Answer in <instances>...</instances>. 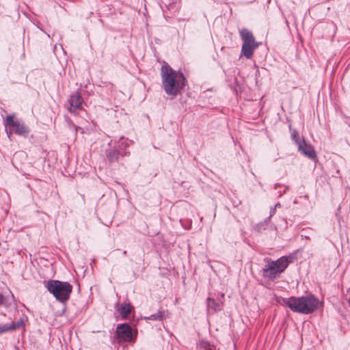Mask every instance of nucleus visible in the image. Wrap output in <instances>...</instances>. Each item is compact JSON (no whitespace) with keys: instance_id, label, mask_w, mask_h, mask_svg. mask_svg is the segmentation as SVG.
<instances>
[{"instance_id":"22","label":"nucleus","mask_w":350,"mask_h":350,"mask_svg":"<svg viewBox=\"0 0 350 350\" xmlns=\"http://www.w3.org/2000/svg\"><path fill=\"white\" fill-rule=\"evenodd\" d=\"M126 251H124L123 254L126 255Z\"/></svg>"},{"instance_id":"11","label":"nucleus","mask_w":350,"mask_h":350,"mask_svg":"<svg viewBox=\"0 0 350 350\" xmlns=\"http://www.w3.org/2000/svg\"><path fill=\"white\" fill-rule=\"evenodd\" d=\"M133 307L128 303H123L121 304L120 307L118 308V312H120L121 317L122 319H126L129 314L131 313Z\"/></svg>"},{"instance_id":"18","label":"nucleus","mask_w":350,"mask_h":350,"mask_svg":"<svg viewBox=\"0 0 350 350\" xmlns=\"http://www.w3.org/2000/svg\"><path fill=\"white\" fill-rule=\"evenodd\" d=\"M292 139L295 142V143L297 144V141H301V139L297 135V132L296 131H293L291 133Z\"/></svg>"},{"instance_id":"7","label":"nucleus","mask_w":350,"mask_h":350,"mask_svg":"<svg viewBox=\"0 0 350 350\" xmlns=\"http://www.w3.org/2000/svg\"><path fill=\"white\" fill-rule=\"evenodd\" d=\"M297 146L299 151H300L304 156L312 160H314L317 158L316 152L314 150L313 146L311 144L306 143L304 139H301V141H297Z\"/></svg>"},{"instance_id":"20","label":"nucleus","mask_w":350,"mask_h":350,"mask_svg":"<svg viewBox=\"0 0 350 350\" xmlns=\"http://www.w3.org/2000/svg\"><path fill=\"white\" fill-rule=\"evenodd\" d=\"M275 208H271L270 217H271L273 214H275Z\"/></svg>"},{"instance_id":"13","label":"nucleus","mask_w":350,"mask_h":350,"mask_svg":"<svg viewBox=\"0 0 350 350\" xmlns=\"http://www.w3.org/2000/svg\"><path fill=\"white\" fill-rule=\"evenodd\" d=\"M119 154L120 152L116 148H110L107 151V158L109 162H114L117 161Z\"/></svg>"},{"instance_id":"10","label":"nucleus","mask_w":350,"mask_h":350,"mask_svg":"<svg viewBox=\"0 0 350 350\" xmlns=\"http://www.w3.org/2000/svg\"><path fill=\"white\" fill-rule=\"evenodd\" d=\"M258 46L247 45L246 44H243L241 47V53L243 56H245L247 59H250L253 56L254 51Z\"/></svg>"},{"instance_id":"8","label":"nucleus","mask_w":350,"mask_h":350,"mask_svg":"<svg viewBox=\"0 0 350 350\" xmlns=\"http://www.w3.org/2000/svg\"><path fill=\"white\" fill-rule=\"evenodd\" d=\"M68 102L70 103L69 111L70 112H74L75 110L81 107L83 98L79 92H75L70 96Z\"/></svg>"},{"instance_id":"25","label":"nucleus","mask_w":350,"mask_h":350,"mask_svg":"<svg viewBox=\"0 0 350 350\" xmlns=\"http://www.w3.org/2000/svg\"><path fill=\"white\" fill-rule=\"evenodd\" d=\"M162 2H163V3H165V1H164V0H162Z\"/></svg>"},{"instance_id":"15","label":"nucleus","mask_w":350,"mask_h":350,"mask_svg":"<svg viewBox=\"0 0 350 350\" xmlns=\"http://www.w3.org/2000/svg\"><path fill=\"white\" fill-rule=\"evenodd\" d=\"M13 328H14V322H12L10 324L0 325V334L7 332L12 331Z\"/></svg>"},{"instance_id":"17","label":"nucleus","mask_w":350,"mask_h":350,"mask_svg":"<svg viewBox=\"0 0 350 350\" xmlns=\"http://www.w3.org/2000/svg\"><path fill=\"white\" fill-rule=\"evenodd\" d=\"M25 326V321L23 319H20L16 323L14 322V328L13 330H16L20 329L21 327H23Z\"/></svg>"},{"instance_id":"4","label":"nucleus","mask_w":350,"mask_h":350,"mask_svg":"<svg viewBox=\"0 0 350 350\" xmlns=\"http://www.w3.org/2000/svg\"><path fill=\"white\" fill-rule=\"evenodd\" d=\"M45 286L57 301L62 303L69 299L72 291V286L69 282L59 280H49Z\"/></svg>"},{"instance_id":"21","label":"nucleus","mask_w":350,"mask_h":350,"mask_svg":"<svg viewBox=\"0 0 350 350\" xmlns=\"http://www.w3.org/2000/svg\"><path fill=\"white\" fill-rule=\"evenodd\" d=\"M280 206V203H277V204L275 205V207H274V208H275L276 207Z\"/></svg>"},{"instance_id":"24","label":"nucleus","mask_w":350,"mask_h":350,"mask_svg":"<svg viewBox=\"0 0 350 350\" xmlns=\"http://www.w3.org/2000/svg\"><path fill=\"white\" fill-rule=\"evenodd\" d=\"M348 292L350 293V287L348 289Z\"/></svg>"},{"instance_id":"6","label":"nucleus","mask_w":350,"mask_h":350,"mask_svg":"<svg viewBox=\"0 0 350 350\" xmlns=\"http://www.w3.org/2000/svg\"><path fill=\"white\" fill-rule=\"evenodd\" d=\"M116 332L118 338L121 340L132 342L135 339L132 327L127 323L118 324Z\"/></svg>"},{"instance_id":"9","label":"nucleus","mask_w":350,"mask_h":350,"mask_svg":"<svg viewBox=\"0 0 350 350\" xmlns=\"http://www.w3.org/2000/svg\"><path fill=\"white\" fill-rule=\"evenodd\" d=\"M239 33L243 41V44L258 46V43L255 41L254 37L250 31L247 29H243L239 31Z\"/></svg>"},{"instance_id":"1","label":"nucleus","mask_w":350,"mask_h":350,"mask_svg":"<svg viewBox=\"0 0 350 350\" xmlns=\"http://www.w3.org/2000/svg\"><path fill=\"white\" fill-rule=\"evenodd\" d=\"M162 87L167 95L175 96L185 86V78L183 73L173 70L168 64L161 66Z\"/></svg>"},{"instance_id":"2","label":"nucleus","mask_w":350,"mask_h":350,"mask_svg":"<svg viewBox=\"0 0 350 350\" xmlns=\"http://www.w3.org/2000/svg\"><path fill=\"white\" fill-rule=\"evenodd\" d=\"M283 304L293 312L304 314H311L319 309L320 306L319 299L312 295L286 298L283 299Z\"/></svg>"},{"instance_id":"16","label":"nucleus","mask_w":350,"mask_h":350,"mask_svg":"<svg viewBox=\"0 0 350 350\" xmlns=\"http://www.w3.org/2000/svg\"><path fill=\"white\" fill-rule=\"evenodd\" d=\"M199 347L203 350H215L214 347L207 341L202 340L199 345Z\"/></svg>"},{"instance_id":"19","label":"nucleus","mask_w":350,"mask_h":350,"mask_svg":"<svg viewBox=\"0 0 350 350\" xmlns=\"http://www.w3.org/2000/svg\"><path fill=\"white\" fill-rule=\"evenodd\" d=\"M14 133V132L12 131V128H10V130L8 131H7V135L8 136V137L10 138V135Z\"/></svg>"},{"instance_id":"14","label":"nucleus","mask_w":350,"mask_h":350,"mask_svg":"<svg viewBox=\"0 0 350 350\" xmlns=\"http://www.w3.org/2000/svg\"><path fill=\"white\" fill-rule=\"evenodd\" d=\"M165 311H159L156 314H152L148 317H146V319L151 320V321H161L165 317Z\"/></svg>"},{"instance_id":"12","label":"nucleus","mask_w":350,"mask_h":350,"mask_svg":"<svg viewBox=\"0 0 350 350\" xmlns=\"http://www.w3.org/2000/svg\"><path fill=\"white\" fill-rule=\"evenodd\" d=\"M222 303L220 301H216L214 299H207V307L208 310H212L213 312L219 311L221 309Z\"/></svg>"},{"instance_id":"3","label":"nucleus","mask_w":350,"mask_h":350,"mask_svg":"<svg viewBox=\"0 0 350 350\" xmlns=\"http://www.w3.org/2000/svg\"><path fill=\"white\" fill-rule=\"evenodd\" d=\"M295 258L293 255L284 256L276 260L267 259V264L262 270V275L265 278L273 280L283 273L288 265L293 262Z\"/></svg>"},{"instance_id":"23","label":"nucleus","mask_w":350,"mask_h":350,"mask_svg":"<svg viewBox=\"0 0 350 350\" xmlns=\"http://www.w3.org/2000/svg\"><path fill=\"white\" fill-rule=\"evenodd\" d=\"M278 186V185L275 184V188L276 189Z\"/></svg>"},{"instance_id":"5","label":"nucleus","mask_w":350,"mask_h":350,"mask_svg":"<svg viewBox=\"0 0 350 350\" xmlns=\"http://www.w3.org/2000/svg\"><path fill=\"white\" fill-rule=\"evenodd\" d=\"M14 115H9L6 117L5 126L12 129L14 133L26 137L29 133L30 130L25 122L21 120H14Z\"/></svg>"}]
</instances>
